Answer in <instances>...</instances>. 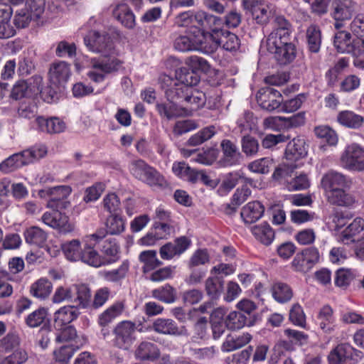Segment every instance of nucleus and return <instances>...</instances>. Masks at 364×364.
<instances>
[{
	"label": "nucleus",
	"instance_id": "1",
	"mask_svg": "<svg viewBox=\"0 0 364 364\" xmlns=\"http://www.w3.org/2000/svg\"><path fill=\"white\" fill-rule=\"evenodd\" d=\"M221 25L222 23L212 26L209 28L211 33H206V47L208 48L206 53L214 52L218 47L229 52H235L240 48V40L237 36L227 30L219 28Z\"/></svg>",
	"mask_w": 364,
	"mask_h": 364
},
{
	"label": "nucleus",
	"instance_id": "2",
	"mask_svg": "<svg viewBox=\"0 0 364 364\" xmlns=\"http://www.w3.org/2000/svg\"><path fill=\"white\" fill-rule=\"evenodd\" d=\"M85 60L87 61V67L89 69L87 76L95 83L102 82L108 75L119 71L123 63L115 57L108 59L85 57Z\"/></svg>",
	"mask_w": 364,
	"mask_h": 364
},
{
	"label": "nucleus",
	"instance_id": "3",
	"mask_svg": "<svg viewBox=\"0 0 364 364\" xmlns=\"http://www.w3.org/2000/svg\"><path fill=\"white\" fill-rule=\"evenodd\" d=\"M206 40V33L194 26L190 30H186L185 35H180L174 40L173 47L181 52L194 50L206 53V50H208Z\"/></svg>",
	"mask_w": 364,
	"mask_h": 364
},
{
	"label": "nucleus",
	"instance_id": "4",
	"mask_svg": "<svg viewBox=\"0 0 364 364\" xmlns=\"http://www.w3.org/2000/svg\"><path fill=\"white\" fill-rule=\"evenodd\" d=\"M176 23L178 26L187 27V30H190L195 26L202 31L209 29L212 26L223 23L220 18L203 11L197 12L188 11L181 13L176 17Z\"/></svg>",
	"mask_w": 364,
	"mask_h": 364
},
{
	"label": "nucleus",
	"instance_id": "5",
	"mask_svg": "<svg viewBox=\"0 0 364 364\" xmlns=\"http://www.w3.org/2000/svg\"><path fill=\"white\" fill-rule=\"evenodd\" d=\"M199 80V76L196 72L182 68L176 72V80H171L170 87L165 91L166 96L170 100L180 99V93H184L188 87L196 85Z\"/></svg>",
	"mask_w": 364,
	"mask_h": 364
},
{
	"label": "nucleus",
	"instance_id": "6",
	"mask_svg": "<svg viewBox=\"0 0 364 364\" xmlns=\"http://www.w3.org/2000/svg\"><path fill=\"white\" fill-rule=\"evenodd\" d=\"M291 42V26L283 17L277 16L274 21V28L267 39V49L276 51L280 46Z\"/></svg>",
	"mask_w": 364,
	"mask_h": 364
},
{
	"label": "nucleus",
	"instance_id": "7",
	"mask_svg": "<svg viewBox=\"0 0 364 364\" xmlns=\"http://www.w3.org/2000/svg\"><path fill=\"white\" fill-rule=\"evenodd\" d=\"M84 43L90 51L104 57L111 56L115 52L113 41L105 32L90 31L84 37Z\"/></svg>",
	"mask_w": 364,
	"mask_h": 364
},
{
	"label": "nucleus",
	"instance_id": "8",
	"mask_svg": "<svg viewBox=\"0 0 364 364\" xmlns=\"http://www.w3.org/2000/svg\"><path fill=\"white\" fill-rule=\"evenodd\" d=\"M302 164H293L289 161L280 164L274 169L272 178L275 181H284L288 182H309V173L305 171H299L298 168L301 166Z\"/></svg>",
	"mask_w": 364,
	"mask_h": 364
},
{
	"label": "nucleus",
	"instance_id": "9",
	"mask_svg": "<svg viewBox=\"0 0 364 364\" xmlns=\"http://www.w3.org/2000/svg\"><path fill=\"white\" fill-rule=\"evenodd\" d=\"M106 235L107 232L105 229H100L94 234L86 236L85 246L82 251V257L80 260L96 267L105 264V262L101 260L100 257L94 248L97 244H100Z\"/></svg>",
	"mask_w": 364,
	"mask_h": 364
},
{
	"label": "nucleus",
	"instance_id": "10",
	"mask_svg": "<svg viewBox=\"0 0 364 364\" xmlns=\"http://www.w3.org/2000/svg\"><path fill=\"white\" fill-rule=\"evenodd\" d=\"M135 332L134 323L129 321L119 322L113 330V346L122 350H129L136 340Z\"/></svg>",
	"mask_w": 364,
	"mask_h": 364
},
{
	"label": "nucleus",
	"instance_id": "11",
	"mask_svg": "<svg viewBox=\"0 0 364 364\" xmlns=\"http://www.w3.org/2000/svg\"><path fill=\"white\" fill-rule=\"evenodd\" d=\"M242 6L258 24L267 23L274 14L273 5L263 0H242Z\"/></svg>",
	"mask_w": 364,
	"mask_h": 364
},
{
	"label": "nucleus",
	"instance_id": "12",
	"mask_svg": "<svg viewBox=\"0 0 364 364\" xmlns=\"http://www.w3.org/2000/svg\"><path fill=\"white\" fill-rule=\"evenodd\" d=\"M341 161L346 168L364 170V149L357 144L347 146L341 157Z\"/></svg>",
	"mask_w": 364,
	"mask_h": 364
},
{
	"label": "nucleus",
	"instance_id": "13",
	"mask_svg": "<svg viewBox=\"0 0 364 364\" xmlns=\"http://www.w3.org/2000/svg\"><path fill=\"white\" fill-rule=\"evenodd\" d=\"M72 75L71 66L63 60L52 63L48 70L50 83L55 87H63Z\"/></svg>",
	"mask_w": 364,
	"mask_h": 364
},
{
	"label": "nucleus",
	"instance_id": "14",
	"mask_svg": "<svg viewBox=\"0 0 364 364\" xmlns=\"http://www.w3.org/2000/svg\"><path fill=\"white\" fill-rule=\"evenodd\" d=\"M56 208L50 212L45 213L42 220L48 226L57 229L60 233L67 234L74 230L75 226L70 222L68 216L62 213Z\"/></svg>",
	"mask_w": 364,
	"mask_h": 364
},
{
	"label": "nucleus",
	"instance_id": "15",
	"mask_svg": "<svg viewBox=\"0 0 364 364\" xmlns=\"http://www.w3.org/2000/svg\"><path fill=\"white\" fill-rule=\"evenodd\" d=\"M31 127L33 129L48 134H60L67 129L65 122L58 117L45 118L38 116L31 122Z\"/></svg>",
	"mask_w": 364,
	"mask_h": 364
},
{
	"label": "nucleus",
	"instance_id": "16",
	"mask_svg": "<svg viewBox=\"0 0 364 364\" xmlns=\"http://www.w3.org/2000/svg\"><path fill=\"white\" fill-rule=\"evenodd\" d=\"M180 97L181 107L186 114H191L193 111L202 107L205 103V94L193 87H188L184 93H180Z\"/></svg>",
	"mask_w": 364,
	"mask_h": 364
},
{
	"label": "nucleus",
	"instance_id": "17",
	"mask_svg": "<svg viewBox=\"0 0 364 364\" xmlns=\"http://www.w3.org/2000/svg\"><path fill=\"white\" fill-rule=\"evenodd\" d=\"M340 183H321L328 201L333 205L349 206L355 203L354 198L340 188Z\"/></svg>",
	"mask_w": 364,
	"mask_h": 364
},
{
	"label": "nucleus",
	"instance_id": "18",
	"mask_svg": "<svg viewBox=\"0 0 364 364\" xmlns=\"http://www.w3.org/2000/svg\"><path fill=\"white\" fill-rule=\"evenodd\" d=\"M130 171L138 180L153 182H160L164 180L163 176L159 172L148 166L141 159L133 161L130 164Z\"/></svg>",
	"mask_w": 364,
	"mask_h": 364
},
{
	"label": "nucleus",
	"instance_id": "19",
	"mask_svg": "<svg viewBox=\"0 0 364 364\" xmlns=\"http://www.w3.org/2000/svg\"><path fill=\"white\" fill-rule=\"evenodd\" d=\"M257 101L263 109L273 111L280 107L283 97L277 90L265 87L259 90Z\"/></svg>",
	"mask_w": 364,
	"mask_h": 364
},
{
	"label": "nucleus",
	"instance_id": "20",
	"mask_svg": "<svg viewBox=\"0 0 364 364\" xmlns=\"http://www.w3.org/2000/svg\"><path fill=\"white\" fill-rule=\"evenodd\" d=\"M319 259V254L316 248L308 247L301 252L296 254L292 261V267L299 272H306Z\"/></svg>",
	"mask_w": 364,
	"mask_h": 364
},
{
	"label": "nucleus",
	"instance_id": "21",
	"mask_svg": "<svg viewBox=\"0 0 364 364\" xmlns=\"http://www.w3.org/2000/svg\"><path fill=\"white\" fill-rule=\"evenodd\" d=\"M43 78L35 75L24 81V99L31 101L30 111L35 113L37 111V102L41 95Z\"/></svg>",
	"mask_w": 364,
	"mask_h": 364
},
{
	"label": "nucleus",
	"instance_id": "22",
	"mask_svg": "<svg viewBox=\"0 0 364 364\" xmlns=\"http://www.w3.org/2000/svg\"><path fill=\"white\" fill-rule=\"evenodd\" d=\"M358 4L355 0H336L332 16L336 21L349 20L356 12Z\"/></svg>",
	"mask_w": 364,
	"mask_h": 364
},
{
	"label": "nucleus",
	"instance_id": "23",
	"mask_svg": "<svg viewBox=\"0 0 364 364\" xmlns=\"http://www.w3.org/2000/svg\"><path fill=\"white\" fill-rule=\"evenodd\" d=\"M307 155V150L305 146V141L300 138H295L289 141L284 152V159L287 161L293 164H301L300 159Z\"/></svg>",
	"mask_w": 364,
	"mask_h": 364
},
{
	"label": "nucleus",
	"instance_id": "24",
	"mask_svg": "<svg viewBox=\"0 0 364 364\" xmlns=\"http://www.w3.org/2000/svg\"><path fill=\"white\" fill-rule=\"evenodd\" d=\"M155 331L168 335L187 336L188 331L184 326H178L174 321L168 318H158L153 323Z\"/></svg>",
	"mask_w": 364,
	"mask_h": 364
},
{
	"label": "nucleus",
	"instance_id": "25",
	"mask_svg": "<svg viewBox=\"0 0 364 364\" xmlns=\"http://www.w3.org/2000/svg\"><path fill=\"white\" fill-rule=\"evenodd\" d=\"M44 0H26L24 4V26L26 23L38 21L44 12Z\"/></svg>",
	"mask_w": 364,
	"mask_h": 364
},
{
	"label": "nucleus",
	"instance_id": "26",
	"mask_svg": "<svg viewBox=\"0 0 364 364\" xmlns=\"http://www.w3.org/2000/svg\"><path fill=\"white\" fill-rule=\"evenodd\" d=\"M80 312L77 307L73 305L65 306L58 310L54 315V327L60 329L61 327L70 323L75 320Z\"/></svg>",
	"mask_w": 364,
	"mask_h": 364
},
{
	"label": "nucleus",
	"instance_id": "27",
	"mask_svg": "<svg viewBox=\"0 0 364 364\" xmlns=\"http://www.w3.org/2000/svg\"><path fill=\"white\" fill-rule=\"evenodd\" d=\"M363 230L364 220L357 218L341 233L338 240L347 245L355 242L359 239L358 235Z\"/></svg>",
	"mask_w": 364,
	"mask_h": 364
},
{
	"label": "nucleus",
	"instance_id": "28",
	"mask_svg": "<svg viewBox=\"0 0 364 364\" xmlns=\"http://www.w3.org/2000/svg\"><path fill=\"white\" fill-rule=\"evenodd\" d=\"M256 320L257 316L247 317L242 312L232 311L226 318V326L231 330L240 329L245 326H253Z\"/></svg>",
	"mask_w": 364,
	"mask_h": 364
},
{
	"label": "nucleus",
	"instance_id": "29",
	"mask_svg": "<svg viewBox=\"0 0 364 364\" xmlns=\"http://www.w3.org/2000/svg\"><path fill=\"white\" fill-rule=\"evenodd\" d=\"M113 16L124 27L128 29H133L135 27L136 18L128 5H117L113 11Z\"/></svg>",
	"mask_w": 364,
	"mask_h": 364
},
{
	"label": "nucleus",
	"instance_id": "30",
	"mask_svg": "<svg viewBox=\"0 0 364 364\" xmlns=\"http://www.w3.org/2000/svg\"><path fill=\"white\" fill-rule=\"evenodd\" d=\"M337 122L346 128L358 129H360L364 122V118L360 114L350 110H343L338 113L336 117Z\"/></svg>",
	"mask_w": 364,
	"mask_h": 364
},
{
	"label": "nucleus",
	"instance_id": "31",
	"mask_svg": "<svg viewBox=\"0 0 364 364\" xmlns=\"http://www.w3.org/2000/svg\"><path fill=\"white\" fill-rule=\"evenodd\" d=\"M225 314L226 310L222 307L216 308L210 314V322L215 339L220 338L227 328L226 319L224 320Z\"/></svg>",
	"mask_w": 364,
	"mask_h": 364
},
{
	"label": "nucleus",
	"instance_id": "32",
	"mask_svg": "<svg viewBox=\"0 0 364 364\" xmlns=\"http://www.w3.org/2000/svg\"><path fill=\"white\" fill-rule=\"evenodd\" d=\"M264 206L259 201H252L245 205L241 210L240 215L245 223H253L258 220L263 215Z\"/></svg>",
	"mask_w": 364,
	"mask_h": 364
},
{
	"label": "nucleus",
	"instance_id": "33",
	"mask_svg": "<svg viewBox=\"0 0 364 364\" xmlns=\"http://www.w3.org/2000/svg\"><path fill=\"white\" fill-rule=\"evenodd\" d=\"M220 146L223 154L222 159L223 166H232L239 162L240 154L233 142L225 139L221 142Z\"/></svg>",
	"mask_w": 364,
	"mask_h": 364
},
{
	"label": "nucleus",
	"instance_id": "34",
	"mask_svg": "<svg viewBox=\"0 0 364 364\" xmlns=\"http://www.w3.org/2000/svg\"><path fill=\"white\" fill-rule=\"evenodd\" d=\"M71 188L69 186H58L49 190L50 200L48 203V206L52 208H59L64 205L63 200L70 195Z\"/></svg>",
	"mask_w": 364,
	"mask_h": 364
},
{
	"label": "nucleus",
	"instance_id": "35",
	"mask_svg": "<svg viewBox=\"0 0 364 364\" xmlns=\"http://www.w3.org/2000/svg\"><path fill=\"white\" fill-rule=\"evenodd\" d=\"M74 294L73 302L75 303L77 309L87 308L91 301V291L90 289L85 284H75L73 285Z\"/></svg>",
	"mask_w": 364,
	"mask_h": 364
},
{
	"label": "nucleus",
	"instance_id": "36",
	"mask_svg": "<svg viewBox=\"0 0 364 364\" xmlns=\"http://www.w3.org/2000/svg\"><path fill=\"white\" fill-rule=\"evenodd\" d=\"M168 102H163L157 104L156 108L161 117L167 119H171L173 117L183 114L181 100H170L167 97Z\"/></svg>",
	"mask_w": 364,
	"mask_h": 364
},
{
	"label": "nucleus",
	"instance_id": "37",
	"mask_svg": "<svg viewBox=\"0 0 364 364\" xmlns=\"http://www.w3.org/2000/svg\"><path fill=\"white\" fill-rule=\"evenodd\" d=\"M124 310V304L117 301L107 309L98 317V324L100 326H109L112 321L122 314Z\"/></svg>",
	"mask_w": 364,
	"mask_h": 364
},
{
	"label": "nucleus",
	"instance_id": "38",
	"mask_svg": "<svg viewBox=\"0 0 364 364\" xmlns=\"http://www.w3.org/2000/svg\"><path fill=\"white\" fill-rule=\"evenodd\" d=\"M136 356L142 360H154L160 355V350L153 343L144 341L136 350Z\"/></svg>",
	"mask_w": 364,
	"mask_h": 364
},
{
	"label": "nucleus",
	"instance_id": "39",
	"mask_svg": "<svg viewBox=\"0 0 364 364\" xmlns=\"http://www.w3.org/2000/svg\"><path fill=\"white\" fill-rule=\"evenodd\" d=\"M252 232L257 240L267 246L269 245L274 239V231L267 223L253 226Z\"/></svg>",
	"mask_w": 364,
	"mask_h": 364
},
{
	"label": "nucleus",
	"instance_id": "40",
	"mask_svg": "<svg viewBox=\"0 0 364 364\" xmlns=\"http://www.w3.org/2000/svg\"><path fill=\"white\" fill-rule=\"evenodd\" d=\"M224 289V279L221 276L208 277L205 282V289L212 299H217Z\"/></svg>",
	"mask_w": 364,
	"mask_h": 364
},
{
	"label": "nucleus",
	"instance_id": "41",
	"mask_svg": "<svg viewBox=\"0 0 364 364\" xmlns=\"http://www.w3.org/2000/svg\"><path fill=\"white\" fill-rule=\"evenodd\" d=\"M274 55L275 59L281 64H287L291 62L296 55V49L294 44L290 43L286 46H282L276 51H269Z\"/></svg>",
	"mask_w": 364,
	"mask_h": 364
},
{
	"label": "nucleus",
	"instance_id": "42",
	"mask_svg": "<svg viewBox=\"0 0 364 364\" xmlns=\"http://www.w3.org/2000/svg\"><path fill=\"white\" fill-rule=\"evenodd\" d=\"M306 36L309 50L314 53H318L321 45V33L319 28L315 25H311L306 30Z\"/></svg>",
	"mask_w": 364,
	"mask_h": 364
},
{
	"label": "nucleus",
	"instance_id": "43",
	"mask_svg": "<svg viewBox=\"0 0 364 364\" xmlns=\"http://www.w3.org/2000/svg\"><path fill=\"white\" fill-rule=\"evenodd\" d=\"M350 351L351 346L348 343L338 345L328 356V364H343L348 360V355Z\"/></svg>",
	"mask_w": 364,
	"mask_h": 364
},
{
	"label": "nucleus",
	"instance_id": "44",
	"mask_svg": "<svg viewBox=\"0 0 364 364\" xmlns=\"http://www.w3.org/2000/svg\"><path fill=\"white\" fill-rule=\"evenodd\" d=\"M333 309L331 306H324L319 311L317 323L320 328L325 333H330L333 330Z\"/></svg>",
	"mask_w": 364,
	"mask_h": 364
},
{
	"label": "nucleus",
	"instance_id": "45",
	"mask_svg": "<svg viewBox=\"0 0 364 364\" xmlns=\"http://www.w3.org/2000/svg\"><path fill=\"white\" fill-rule=\"evenodd\" d=\"M52 289V283L48 279L41 278L31 285L30 292L35 297L46 299L50 294Z\"/></svg>",
	"mask_w": 364,
	"mask_h": 364
},
{
	"label": "nucleus",
	"instance_id": "46",
	"mask_svg": "<svg viewBox=\"0 0 364 364\" xmlns=\"http://www.w3.org/2000/svg\"><path fill=\"white\" fill-rule=\"evenodd\" d=\"M272 291L273 297L279 303L287 302L293 296L291 288L282 282H275L272 287Z\"/></svg>",
	"mask_w": 364,
	"mask_h": 364
},
{
	"label": "nucleus",
	"instance_id": "47",
	"mask_svg": "<svg viewBox=\"0 0 364 364\" xmlns=\"http://www.w3.org/2000/svg\"><path fill=\"white\" fill-rule=\"evenodd\" d=\"M21 166H23V151L14 154L0 163V171L6 174L16 171Z\"/></svg>",
	"mask_w": 364,
	"mask_h": 364
},
{
	"label": "nucleus",
	"instance_id": "48",
	"mask_svg": "<svg viewBox=\"0 0 364 364\" xmlns=\"http://www.w3.org/2000/svg\"><path fill=\"white\" fill-rule=\"evenodd\" d=\"M139 259L144 264L143 272H147L162 264L156 257V250H145L140 253Z\"/></svg>",
	"mask_w": 364,
	"mask_h": 364
},
{
	"label": "nucleus",
	"instance_id": "49",
	"mask_svg": "<svg viewBox=\"0 0 364 364\" xmlns=\"http://www.w3.org/2000/svg\"><path fill=\"white\" fill-rule=\"evenodd\" d=\"M66 258L70 261H78L82 257V250L79 240H73L61 245Z\"/></svg>",
	"mask_w": 364,
	"mask_h": 364
},
{
	"label": "nucleus",
	"instance_id": "50",
	"mask_svg": "<svg viewBox=\"0 0 364 364\" xmlns=\"http://www.w3.org/2000/svg\"><path fill=\"white\" fill-rule=\"evenodd\" d=\"M353 40L349 32L346 31H338L334 36L333 44L340 53H349Z\"/></svg>",
	"mask_w": 364,
	"mask_h": 364
},
{
	"label": "nucleus",
	"instance_id": "51",
	"mask_svg": "<svg viewBox=\"0 0 364 364\" xmlns=\"http://www.w3.org/2000/svg\"><path fill=\"white\" fill-rule=\"evenodd\" d=\"M27 243L36 245L38 247H42L46 240V233L36 226H33L26 230L24 234Z\"/></svg>",
	"mask_w": 364,
	"mask_h": 364
},
{
	"label": "nucleus",
	"instance_id": "52",
	"mask_svg": "<svg viewBox=\"0 0 364 364\" xmlns=\"http://www.w3.org/2000/svg\"><path fill=\"white\" fill-rule=\"evenodd\" d=\"M216 133V128L214 126L206 127L195 134L192 135L188 140L187 144L190 146H198L211 139Z\"/></svg>",
	"mask_w": 364,
	"mask_h": 364
},
{
	"label": "nucleus",
	"instance_id": "53",
	"mask_svg": "<svg viewBox=\"0 0 364 364\" xmlns=\"http://www.w3.org/2000/svg\"><path fill=\"white\" fill-rule=\"evenodd\" d=\"M251 335L248 333H244L242 336L235 337L232 335L227 336L225 341L223 344V348L225 350L231 351L240 348L251 340Z\"/></svg>",
	"mask_w": 364,
	"mask_h": 364
},
{
	"label": "nucleus",
	"instance_id": "54",
	"mask_svg": "<svg viewBox=\"0 0 364 364\" xmlns=\"http://www.w3.org/2000/svg\"><path fill=\"white\" fill-rule=\"evenodd\" d=\"M154 298L165 303H173L176 300V291L169 284H166L151 291Z\"/></svg>",
	"mask_w": 364,
	"mask_h": 364
},
{
	"label": "nucleus",
	"instance_id": "55",
	"mask_svg": "<svg viewBox=\"0 0 364 364\" xmlns=\"http://www.w3.org/2000/svg\"><path fill=\"white\" fill-rule=\"evenodd\" d=\"M97 245L100 246V250L102 254L113 257L107 260V263L114 262L118 259L117 255L119 247L114 240L102 239L100 244H97Z\"/></svg>",
	"mask_w": 364,
	"mask_h": 364
},
{
	"label": "nucleus",
	"instance_id": "56",
	"mask_svg": "<svg viewBox=\"0 0 364 364\" xmlns=\"http://www.w3.org/2000/svg\"><path fill=\"white\" fill-rule=\"evenodd\" d=\"M314 133L318 138L321 139L331 146H335L338 143L337 134L328 126L316 127L314 129Z\"/></svg>",
	"mask_w": 364,
	"mask_h": 364
},
{
	"label": "nucleus",
	"instance_id": "57",
	"mask_svg": "<svg viewBox=\"0 0 364 364\" xmlns=\"http://www.w3.org/2000/svg\"><path fill=\"white\" fill-rule=\"evenodd\" d=\"M355 274L350 269L341 268L336 272L335 285L342 289H346L354 279Z\"/></svg>",
	"mask_w": 364,
	"mask_h": 364
},
{
	"label": "nucleus",
	"instance_id": "58",
	"mask_svg": "<svg viewBox=\"0 0 364 364\" xmlns=\"http://www.w3.org/2000/svg\"><path fill=\"white\" fill-rule=\"evenodd\" d=\"M107 230L110 235H118L124 230V222L122 217L117 213L112 214L106 222Z\"/></svg>",
	"mask_w": 364,
	"mask_h": 364
},
{
	"label": "nucleus",
	"instance_id": "59",
	"mask_svg": "<svg viewBox=\"0 0 364 364\" xmlns=\"http://www.w3.org/2000/svg\"><path fill=\"white\" fill-rule=\"evenodd\" d=\"M129 270V264L124 262L121 266L112 271H105L102 273L103 277L108 282H116L124 279Z\"/></svg>",
	"mask_w": 364,
	"mask_h": 364
},
{
	"label": "nucleus",
	"instance_id": "60",
	"mask_svg": "<svg viewBox=\"0 0 364 364\" xmlns=\"http://www.w3.org/2000/svg\"><path fill=\"white\" fill-rule=\"evenodd\" d=\"M55 54L59 58H73L76 55V46L74 43L60 41L57 44Z\"/></svg>",
	"mask_w": 364,
	"mask_h": 364
},
{
	"label": "nucleus",
	"instance_id": "61",
	"mask_svg": "<svg viewBox=\"0 0 364 364\" xmlns=\"http://www.w3.org/2000/svg\"><path fill=\"white\" fill-rule=\"evenodd\" d=\"M56 330L60 331L55 336V342L58 343L70 342L77 338V331L73 326H65Z\"/></svg>",
	"mask_w": 364,
	"mask_h": 364
},
{
	"label": "nucleus",
	"instance_id": "62",
	"mask_svg": "<svg viewBox=\"0 0 364 364\" xmlns=\"http://www.w3.org/2000/svg\"><path fill=\"white\" fill-rule=\"evenodd\" d=\"M186 65L194 72L202 71L204 73L210 70L208 62L202 57L192 55L186 59Z\"/></svg>",
	"mask_w": 364,
	"mask_h": 364
},
{
	"label": "nucleus",
	"instance_id": "63",
	"mask_svg": "<svg viewBox=\"0 0 364 364\" xmlns=\"http://www.w3.org/2000/svg\"><path fill=\"white\" fill-rule=\"evenodd\" d=\"M272 164L273 160L272 159L268 157L262 158L250 163L248 168L252 172L265 174L269 172Z\"/></svg>",
	"mask_w": 364,
	"mask_h": 364
},
{
	"label": "nucleus",
	"instance_id": "64",
	"mask_svg": "<svg viewBox=\"0 0 364 364\" xmlns=\"http://www.w3.org/2000/svg\"><path fill=\"white\" fill-rule=\"evenodd\" d=\"M198 127V124L193 119L178 121L173 127V132L174 134L180 136L188 132L195 130Z\"/></svg>",
	"mask_w": 364,
	"mask_h": 364
}]
</instances>
